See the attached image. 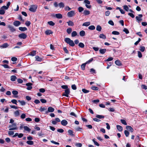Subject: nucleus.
<instances>
[{
	"label": "nucleus",
	"instance_id": "obj_1",
	"mask_svg": "<svg viewBox=\"0 0 147 147\" xmlns=\"http://www.w3.org/2000/svg\"><path fill=\"white\" fill-rule=\"evenodd\" d=\"M9 128V130H17L18 129V127L17 126V123H14L12 125H9L8 127Z\"/></svg>",
	"mask_w": 147,
	"mask_h": 147
},
{
	"label": "nucleus",
	"instance_id": "obj_2",
	"mask_svg": "<svg viewBox=\"0 0 147 147\" xmlns=\"http://www.w3.org/2000/svg\"><path fill=\"white\" fill-rule=\"evenodd\" d=\"M38 6L37 5H31L29 10L30 11L34 12H35Z\"/></svg>",
	"mask_w": 147,
	"mask_h": 147
},
{
	"label": "nucleus",
	"instance_id": "obj_3",
	"mask_svg": "<svg viewBox=\"0 0 147 147\" xmlns=\"http://www.w3.org/2000/svg\"><path fill=\"white\" fill-rule=\"evenodd\" d=\"M75 11H71L68 12L67 13V16L69 17H71L75 15Z\"/></svg>",
	"mask_w": 147,
	"mask_h": 147
},
{
	"label": "nucleus",
	"instance_id": "obj_4",
	"mask_svg": "<svg viewBox=\"0 0 147 147\" xmlns=\"http://www.w3.org/2000/svg\"><path fill=\"white\" fill-rule=\"evenodd\" d=\"M70 93V91L69 89H67L65 90V92L63 93L62 94L63 96H65L67 97H69V94Z\"/></svg>",
	"mask_w": 147,
	"mask_h": 147
},
{
	"label": "nucleus",
	"instance_id": "obj_5",
	"mask_svg": "<svg viewBox=\"0 0 147 147\" xmlns=\"http://www.w3.org/2000/svg\"><path fill=\"white\" fill-rule=\"evenodd\" d=\"M138 16H137L136 17V18L138 23H140L142 20V19L141 18L143 16L142 14H140L138 15Z\"/></svg>",
	"mask_w": 147,
	"mask_h": 147
},
{
	"label": "nucleus",
	"instance_id": "obj_6",
	"mask_svg": "<svg viewBox=\"0 0 147 147\" xmlns=\"http://www.w3.org/2000/svg\"><path fill=\"white\" fill-rule=\"evenodd\" d=\"M18 37L20 38L25 39L26 38L27 35L24 33H22L18 35Z\"/></svg>",
	"mask_w": 147,
	"mask_h": 147
},
{
	"label": "nucleus",
	"instance_id": "obj_7",
	"mask_svg": "<svg viewBox=\"0 0 147 147\" xmlns=\"http://www.w3.org/2000/svg\"><path fill=\"white\" fill-rule=\"evenodd\" d=\"M54 111V109L52 107H50L48 108V111H46V113L47 114L48 112H52Z\"/></svg>",
	"mask_w": 147,
	"mask_h": 147
},
{
	"label": "nucleus",
	"instance_id": "obj_8",
	"mask_svg": "<svg viewBox=\"0 0 147 147\" xmlns=\"http://www.w3.org/2000/svg\"><path fill=\"white\" fill-rule=\"evenodd\" d=\"M7 27L11 32H13L16 31L15 29L11 25H8Z\"/></svg>",
	"mask_w": 147,
	"mask_h": 147
},
{
	"label": "nucleus",
	"instance_id": "obj_9",
	"mask_svg": "<svg viewBox=\"0 0 147 147\" xmlns=\"http://www.w3.org/2000/svg\"><path fill=\"white\" fill-rule=\"evenodd\" d=\"M32 84L31 83H28L26 84V85L28 87H27V89L28 90H30L32 88V87L31 86L32 85Z\"/></svg>",
	"mask_w": 147,
	"mask_h": 147
},
{
	"label": "nucleus",
	"instance_id": "obj_10",
	"mask_svg": "<svg viewBox=\"0 0 147 147\" xmlns=\"http://www.w3.org/2000/svg\"><path fill=\"white\" fill-rule=\"evenodd\" d=\"M54 16L56 17L58 19H61L63 18L62 15L59 13L56 14L55 15H54Z\"/></svg>",
	"mask_w": 147,
	"mask_h": 147
},
{
	"label": "nucleus",
	"instance_id": "obj_11",
	"mask_svg": "<svg viewBox=\"0 0 147 147\" xmlns=\"http://www.w3.org/2000/svg\"><path fill=\"white\" fill-rule=\"evenodd\" d=\"M11 4V2H8L7 4L6 5L3 6V7H4V9L5 10H7L9 8L10 5Z\"/></svg>",
	"mask_w": 147,
	"mask_h": 147
},
{
	"label": "nucleus",
	"instance_id": "obj_12",
	"mask_svg": "<svg viewBox=\"0 0 147 147\" xmlns=\"http://www.w3.org/2000/svg\"><path fill=\"white\" fill-rule=\"evenodd\" d=\"M21 24L20 22L18 21H15L13 22V24L16 26H18Z\"/></svg>",
	"mask_w": 147,
	"mask_h": 147
},
{
	"label": "nucleus",
	"instance_id": "obj_13",
	"mask_svg": "<svg viewBox=\"0 0 147 147\" xmlns=\"http://www.w3.org/2000/svg\"><path fill=\"white\" fill-rule=\"evenodd\" d=\"M9 46V45L7 43H5L2 44L0 46V47L1 48H5L8 47Z\"/></svg>",
	"mask_w": 147,
	"mask_h": 147
},
{
	"label": "nucleus",
	"instance_id": "obj_14",
	"mask_svg": "<svg viewBox=\"0 0 147 147\" xmlns=\"http://www.w3.org/2000/svg\"><path fill=\"white\" fill-rule=\"evenodd\" d=\"M4 7H3V6L1 7L0 9V15H3L5 14V11Z\"/></svg>",
	"mask_w": 147,
	"mask_h": 147
},
{
	"label": "nucleus",
	"instance_id": "obj_15",
	"mask_svg": "<svg viewBox=\"0 0 147 147\" xmlns=\"http://www.w3.org/2000/svg\"><path fill=\"white\" fill-rule=\"evenodd\" d=\"M126 129L127 130L130 131L131 132H132L133 131V129L130 126H127L126 127Z\"/></svg>",
	"mask_w": 147,
	"mask_h": 147
},
{
	"label": "nucleus",
	"instance_id": "obj_16",
	"mask_svg": "<svg viewBox=\"0 0 147 147\" xmlns=\"http://www.w3.org/2000/svg\"><path fill=\"white\" fill-rule=\"evenodd\" d=\"M67 121L65 120H63L61 122V124L63 126H65L67 124Z\"/></svg>",
	"mask_w": 147,
	"mask_h": 147
},
{
	"label": "nucleus",
	"instance_id": "obj_17",
	"mask_svg": "<svg viewBox=\"0 0 147 147\" xmlns=\"http://www.w3.org/2000/svg\"><path fill=\"white\" fill-rule=\"evenodd\" d=\"M20 111H21L19 110H18L14 112V114L15 117H17L19 116Z\"/></svg>",
	"mask_w": 147,
	"mask_h": 147
},
{
	"label": "nucleus",
	"instance_id": "obj_18",
	"mask_svg": "<svg viewBox=\"0 0 147 147\" xmlns=\"http://www.w3.org/2000/svg\"><path fill=\"white\" fill-rule=\"evenodd\" d=\"M90 11H89L86 10H84L83 13V14L85 16L88 15L90 14Z\"/></svg>",
	"mask_w": 147,
	"mask_h": 147
},
{
	"label": "nucleus",
	"instance_id": "obj_19",
	"mask_svg": "<svg viewBox=\"0 0 147 147\" xmlns=\"http://www.w3.org/2000/svg\"><path fill=\"white\" fill-rule=\"evenodd\" d=\"M53 32L51 30H47L45 31V33L47 35H49L51 34H52Z\"/></svg>",
	"mask_w": 147,
	"mask_h": 147
},
{
	"label": "nucleus",
	"instance_id": "obj_20",
	"mask_svg": "<svg viewBox=\"0 0 147 147\" xmlns=\"http://www.w3.org/2000/svg\"><path fill=\"white\" fill-rule=\"evenodd\" d=\"M36 54V51H33L30 52V53L28 54V55H31L33 56H35Z\"/></svg>",
	"mask_w": 147,
	"mask_h": 147
},
{
	"label": "nucleus",
	"instance_id": "obj_21",
	"mask_svg": "<svg viewBox=\"0 0 147 147\" xmlns=\"http://www.w3.org/2000/svg\"><path fill=\"white\" fill-rule=\"evenodd\" d=\"M36 60L37 61H41L42 60L41 58L39 57L38 56H36L35 57Z\"/></svg>",
	"mask_w": 147,
	"mask_h": 147
},
{
	"label": "nucleus",
	"instance_id": "obj_22",
	"mask_svg": "<svg viewBox=\"0 0 147 147\" xmlns=\"http://www.w3.org/2000/svg\"><path fill=\"white\" fill-rule=\"evenodd\" d=\"M117 129L119 131H121L123 130V128L122 126L120 125H117L116 126Z\"/></svg>",
	"mask_w": 147,
	"mask_h": 147
},
{
	"label": "nucleus",
	"instance_id": "obj_23",
	"mask_svg": "<svg viewBox=\"0 0 147 147\" xmlns=\"http://www.w3.org/2000/svg\"><path fill=\"white\" fill-rule=\"evenodd\" d=\"M68 24V25L70 26H74V23L72 21L69 20L68 22H67Z\"/></svg>",
	"mask_w": 147,
	"mask_h": 147
},
{
	"label": "nucleus",
	"instance_id": "obj_24",
	"mask_svg": "<svg viewBox=\"0 0 147 147\" xmlns=\"http://www.w3.org/2000/svg\"><path fill=\"white\" fill-rule=\"evenodd\" d=\"M115 63L116 65L118 66H120L122 65L121 63L119 60H117L115 62Z\"/></svg>",
	"mask_w": 147,
	"mask_h": 147
},
{
	"label": "nucleus",
	"instance_id": "obj_25",
	"mask_svg": "<svg viewBox=\"0 0 147 147\" xmlns=\"http://www.w3.org/2000/svg\"><path fill=\"white\" fill-rule=\"evenodd\" d=\"M106 51V49H100L99 50L100 53L102 54H104Z\"/></svg>",
	"mask_w": 147,
	"mask_h": 147
},
{
	"label": "nucleus",
	"instance_id": "obj_26",
	"mask_svg": "<svg viewBox=\"0 0 147 147\" xmlns=\"http://www.w3.org/2000/svg\"><path fill=\"white\" fill-rule=\"evenodd\" d=\"M19 30L21 31H24L26 30H27V29L25 27H20L19 28Z\"/></svg>",
	"mask_w": 147,
	"mask_h": 147
},
{
	"label": "nucleus",
	"instance_id": "obj_27",
	"mask_svg": "<svg viewBox=\"0 0 147 147\" xmlns=\"http://www.w3.org/2000/svg\"><path fill=\"white\" fill-rule=\"evenodd\" d=\"M85 32L84 30H82L80 32V35L81 36H83L85 35Z\"/></svg>",
	"mask_w": 147,
	"mask_h": 147
},
{
	"label": "nucleus",
	"instance_id": "obj_28",
	"mask_svg": "<svg viewBox=\"0 0 147 147\" xmlns=\"http://www.w3.org/2000/svg\"><path fill=\"white\" fill-rule=\"evenodd\" d=\"M71 40L68 38H65V41L67 43L69 44Z\"/></svg>",
	"mask_w": 147,
	"mask_h": 147
},
{
	"label": "nucleus",
	"instance_id": "obj_29",
	"mask_svg": "<svg viewBox=\"0 0 147 147\" xmlns=\"http://www.w3.org/2000/svg\"><path fill=\"white\" fill-rule=\"evenodd\" d=\"M17 78L16 76H12L11 77V80L12 81H14Z\"/></svg>",
	"mask_w": 147,
	"mask_h": 147
},
{
	"label": "nucleus",
	"instance_id": "obj_30",
	"mask_svg": "<svg viewBox=\"0 0 147 147\" xmlns=\"http://www.w3.org/2000/svg\"><path fill=\"white\" fill-rule=\"evenodd\" d=\"M90 24V22H87L84 23L83 24L82 26H88Z\"/></svg>",
	"mask_w": 147,
	"mask_h": 147
},
{
	"label": "nucleus",
	"instance_id": "obj_31",
	"mask_svg": "<svg viewBox=\"0 0 147 147\" xmlns=\"http://www.w3.org/2000/svg\"><path fill=\"white\" fill-rule=\"evenodd\" d=\"M26 143L27 144L29 145H32L34 144L33 142L31 140L27 141Z\"/></svg>",
	"mask_w": 147,
	"mask_h": 147
},
{
	"label": "nucleus",
	"instance_id": "obj_32",
	"mask_svg": "<svg viewBox=\"0 0 147 147\" xmlns=\"http://www.w3.org/2000/svg\"><path fill=\"white\" fill-rule=\"evenodd\" d=\"M58 5L60 8H63L64 7V4L63 2H60L58 4Z\"/></svg>",
	"mask_w": 147,
	"mask_h": 147
},
{
	"label": "nucleus",
	"instance_id": "obj_33",
	"mask_svg": "<svg viewBox=\"0 0 147 147\" xmlns=\"http://www.w3.org/2000/svg\"><path fill=\"white\" fill-rule=\"evenodd\" d=\"M96 117L97 118L100 119H103L104 118V116L101 115H96Z\"/></svg>",
	"mask_w": 147,
	"mask_h": 147
},
{
	"label": "nucleus",
	"instance_id": "obj_34",
	"mask_svg": "<svg viewBox=\"0 0 147 147\" xmlns=\"http://www.w3.org/2000/svg\"><path fill=\"white\" fill-rule=\"evenodd\" d=\"M23 127L25 130L28 132H30L31 131V129L26 126H24Z\"/></svg>",
	"mask_w": 147,
	"mask_h": 147
},
{
	"label": "nucleus",
	"instance_id": "obj_35",
	"mask_svg": "<svg viewBox=\"0 0 147 147\" xmlns=\"http://www.w3.org/2000/svg\"><path fill=\"white\" fill-rule=\"evenodd\" d=\"M77 34V33L76 31H73L71 33V36L72 37L76 36Z\"/></svg>",
	"mask_w": 147,
	"mask_h": 147
},
{
	"label": "nucleus",
	"instance_id": "obj_36",
	"mask_svg": "<svg viewBox=\"0 0 147 147\" xmlns=\"http://www.w3.org/2000/svg\"><path fill=\"white\" fill-rule=\"evenodd\" d=\"M68 132L71 136H74V135L73 134V131L71 130H69L68 131Z\"/></svg>",
	"mask_w": 147,
	"mask_h": 147
},
{
	"label": "nucleus",
	"instance_id": "obj_37",
	"mask_svg": "<svg viewBox=\"0 0 147 147\" xmlns=\"http://www.w3.org/2000/svg\"><path fill=\"white\" fill-rule=\"evenodd\" d=\"M99 37L100 38H102L103 39H105L106 38V36L105 35L103 34H100L99 35Z\"/></svg>",
	"mask_w": 147,
	"mask_h": 147
},
{
	"label": "nucleus",
	"instance_id": "obj_38",
	"mask_svg": "<svg viewBox=\"0 0 147 147\" xmlns=\"http://www.w3.org/2000/svg\"><path fill=\"white\" fill-rule=\"evenodd\" d=\"M124 134L125 135V136L126 137H127L129 136V133L127 130H125L124 131Z\"/></svg>",
	"mask_w": 147,
	"mask_h": 147
},
{
	"label": "nucleus",
	"instance_id": "obj_39",
	"mask_svg": "<svg viewBox=\"0 0 147 147\" xmlns=\"http://www.w3.org/2000/svg\"><path fill=\"white\" fill-rule=\"evenodd\" d=\"M69 44L72 47H73L75 45V44L72 40H71Z\"/></svg>",
	"mask_w": 147,
	"mask_h": 147
},
{
	"label": "nucleus",
	"instance_id": "obj_40",
	"mask_svg": "<svg viewBox=\"0 0 147 147\" xmlns=\"http://www.w3.org/2000/svg\"><path fill=\"white\" fill-rule=\"evenodd\" d=\"M102 29L101 27L99 25L97 26L96 28V30L98 31H100Z\"/></svg>",
	"mask_w": 147,
	"mask_h": 147
},
{
	"label": "nucleus",
	"instance_id": "obj_41",
	"mask_svg": "<svg viewBox=\"0 0 147 147\" xmlns=\"http://www.w3.org/2000/svg\"><path fill=\"white\" fill-rule=\"evenodd\" d=\"M95 138L92 139V141L94 142V144L97 146H99V144L96 141H95Z\"/></svg>",
	"mask_w": 147,
	"mask_h": 147
},
{
	"label": "nucleus",
	"instance_id": "obj_42",
	"mask_svg": "<svg viewBox=\"0 0 147 147\" xmlns=\"http://www.w3.org/2000/svg\"><path fill=\"white\" fill-rule=\"evenodd\" d=\"M14 134V132L13 131H8V134L9 136L13 135Z\"/></svg>",
	"mask_w": 147,
	"mask_h": 147
},
{
	"label": "nucleus",
	"instance_id": "obj_43",
	"mask_svg": "<svg viewBox=\"0 0 147 147\" xmlns=\"http://www.w3.org/2000/svg\"><path fill=\"white\" fill-rule=\"evenodd\" d=\"M75 129L76 131H81V130L82 129V128H81L79 127H77L75 128Z\"/></svg>",
	"mask_w": 147,
	"mask_h": 147
},
{
	"label": "nucleus",
	"instance_id": "obj_44",
	"mask_svg": "<svg viewBox=\"0 0 147 147\" xmlns=\"http://www.w3.org/2000/svg\"><path fill=\"white\" fill-rule=\"evenodd\" d=\"M86 64L85 63L82 64L81 66L82 69L83 70L85 69V67Z\"/></svg>",
	"mask_w": 147,
	"mask_h": 147
},
{
	"label": "nucleus",
	"instance_id": "obj_45",
	"mask_svg": "<svg viewBox=\"0 0 147 147\" xmlns=\"http://www.w3.org/2000/svg\"><path fill=\"white\" fill-rule=\"evenodd\" d=\"M95 27L93 25L90 26L88 27V29L90 30H94L95 29Z\"/></svg>",
	"mask_w": 147,
	"mask_h": 147
},
{
	"label": "nucleus",
	"instance_id": "obj_46",
	"mask_svg": "<svg viewBox=\"0 0 147 147\" xmlns=\"http://www.w3.org/2000/svg\"><path fill=\"white\" fill-rule=\"evenodd\" d=\"M123 8L124 9H125L126 11H128L129 10V8L126 5H125L123 6Z\"/></svg>",
	"mask_w": 147,
	"mask_h": 147
},
{
	"label": "nucleus",
	"instance_id": "obj_47",
	"mask_svg": "<svg viewBox=\"0 0 147 147\" xmlns=\"http://www.w3.org/2000/svg\"><path fill=\"white\" fill-rule=\"evenodd\" d=\"M48 24H49L51 26H53L55 24V23L52 21L48 22Z\"/></svg>",
	"mask_w": 147,
	"mask_h": 147
},
{
	"label": "nucleus",
	"instance_id": "obj_48",
	"mask_svg": "<svg viewBox=\"0 0 147 147\" xmlns=\"http://www.w3.org/2000/svg\"><path fill=\"white\" fill-rule=\"evenodd\" d=\"M78 46L81 48H83L84 47V44L82 42H80Z\"/></svg>",
	"mask_w": 147,
	"mask_h": 147
},
{
	"label": "nucleus",
	"instance_id": "obj_49",
	"mask_svg": "<svg viewBox=\"0 0 147 147\" xmlns=\"http://www.w3.org/2000/svg\"><path fill=\"white\" fill-rule=\"evenodd\" d=\"M72 30L71 28H67V32L68 34H70L72 32Z\"/></svg>",
	"mask_w": 147,
	"mask_h": 147
},
{
	"label": "nucleus",
	"instance_id": "obj_50",
	"mask_svg": "<svg viewBox=\"0 0 147 147\" xmlns=\"http://www.w3.org/2000/svg\"><path fill=\"white\" fill-rule=\"evenodd\" d=\"M79 12H81L84 10V9L82 7H79L78 8Z\"/></svg>",
	"mask_w": 147,
	"mask_h": 147
},
{
	"label": "nucleus",
	"instance_id": "obj_51",
	"mask_svg": "<svg viewBox=\"0 0 147 147\" xmlns=\"http://www.w3.org/2000/svg\"><path fill=\"white\" fill-rule=\"evenodd\" d=\"M47 108L45 107L42 108L40 107L39 111L41 112H42L44 111L47 110Z\"/></svg>",
	"mask_w": 147,
	"mask_h": 147
},
{
	"label": "nucleus",
	"instance_id": "obj_52",
	"mask_svg": "<svg viewBox=\"0 0 147 147\" xmlns=\"http://www.w3.org/2000/svg\"><path fill=\"white\" fill-rule=\"evenodd\" d=\"M112 34L114 35H118L119 34V33L117 31H113L112 32Z\"/></svg>",
	"mask_w": 147,
	"mask_h": 147
},
{
	"label": "nucleus",
	"instance_id": "obj_53",
	"mask_svg": "<svg viewBox=\"0 0 147 147\" xmlns=\"http://www.w3.org/2000/svg\"><path fill=\"white\" fill-rule=\"evenodd\" d=\"M91 88L92 90H98V88L95 86H92Z\"/></svg>",
	"mask_w": 147,
	"mask_h": 147
},
{
	"label": "nucleus",
	"instance_id": "obj_54",
	"mask_svg": "<svg viewBox=\"0 0 147 147\" xmlns=\"http://www.w3.org/2000/svg\"><path fill=\"white\" fill-rule=\"evenodd\" d=\"M121 121L123 124L125 125H127V123L125 120L123 119H121Z\"/></svg>",
	"mask_w": 147,
	"mask_h": 147
},
{
	"label": "nucleus",
	"instance_id": "obj_55",
	"mask_svg": "<svg viewBox=\"0 0 147 147\" xmlns=\"http://www.w3.org/2000/svg\"><path fill=\"white\" fill-rule=\"evenodd\" d=\"M82 91L84 93H88L89 92V90H87L85 89H82Z\"/></svg>",
	"mask_w": 147,
	"mask_h": 147
},
{
	"label": "nucleus",
	"instance_id": "obj_56",
	"mask_svg": "<svg viewBox=\"0 0 147 147\" xmlns=\"http://www.w3.org/2000/svg\"><path fill=\"white\" fill-rule=\"evenodd\" d=\"M64 9L65 11H69L71 9V8L68 6H66Z\"/></svg>",
	"mask_w": 147,
	"mask_h": 147
},
{
	"label": "nucleus",
	"instance_id": "obj_57",
	"mask_svg": "<svg viewBox=\"0 0 147 147\" xmlns=\"http://www.w3.org/2000/svg\"><path fill=\"white\" fill-rule=\"evenodd\" d=\"M145 49V47H144L141 46L140 47V51L142 52H144V51Z\"/></svg>",
	"mask_w": 147,
	"mask_h": 147
},
{
	"label": "nucleus",
	"instance_id": "obj_58",
	"mask_svg": "<svg viewBox=\"0 0 147 147\" xmlns=\"http://www.w3.org/2000/svg\"><path fill=\"white\" fill-rule=\"evenodd\" d=\"M76 146L77 147H81L82 145V144L80 143H77L76 144Z\"/></svg>",
	"mask_w": 147,
	"mask_h": 147
},
{
	"label": "nucleus",
	"instance_id": "obj_59",
	"mask_svg": "<svg viewBox=\"0 0 147 147\" xmlns=\"http://www.w3.org/2000/svg\"><path fill=\"white\" fill-rule=\"evenodd\" d=\"M12 93L14 95H17L18 94V92L16 90H13L12 92Z\"/></svg>",
	"mask_w": 147,
	"mask_h": 147
},
{
	"label": "nucleus",
	"instance_id": "obj_60",
	"mask_svg": "<svg viewBox=\"0 0 147 147\" xmlns=\"http://www.w3.org/2000/svg\"><path fill=\"white\" fill-rule=\"evenodd\" d=\"M61 87L63 89H68V86L67 85H62L61 86Z\"/></svg>",
	"mask_w": 147,
	"mask_h": 147
},
{
	"label": "nucleus",
	"instance_id": "obj_61",
	"mask_svg": "<svg viewBox=\"0 0 147 147\" xmlns=\"http://www.w3.org/2000/svg\"><path fill=\"white\" fill-rule=\"evenodd\" d=\"M26 115L24 113L22 114L20 116V117L22 119H24L26 117Z\"/></svg>",
	"mask_w": 147,
	"mask_h": 147
},
{
	"label": "nucleus",
	"instance_id": "obj_62",
	"mask_svg": "<svg viewBox=\"0 0 147 147\" xmlns=\"http://www.w3.org/2000/svg\"><path fill=\"white\" fill-rule=\"evenodd\" d=\"M71 88L74 90H76L77 89L76 86L75 84H73L72 85Z\"/></svg>",
	"mask_w": 147,
	"mask_h": 147
},
{
	"label": "nucleus",
	"instance_id": "obj_63",
	"mask_svg": "<svg viewBox=\"0 0 147 147\" xmlns=\"http://www.w3.org/2000/svg\"><path fill=\"white\" fill-rule=\"evenodd\" d=\"M84 2L86 3V4L90 5V1L88 0H84Z\"/></svg>",
	"mask_w": 147,
	"mask_h": 147
},
{
	"label": "nucleus",
	"instance_id": "obj_64",
	"mask_svg": "<svg viewBox=\"0 0 147 147\" xmlns=\"http://www.w3.org/2000/svg\"><path fill=\"white\" fill-rule=\"evenodd\" d=\"M123 31L126 34H128L129 32L128 30L126 28H124L123 30Z\"/></svg>",
	"mask_w": 147,
	"mask_h": 147
}]
</instances>
